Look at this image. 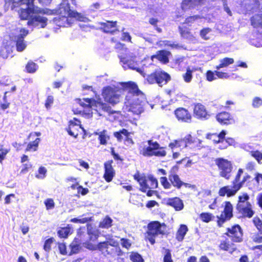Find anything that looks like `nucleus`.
<instances>
[{
    "label": "nucleus",
    "mask_w": 262,
    "mask_h": 262,
    "mask_svg": "<svg viewBox=\"0 0 262 262\" xmlns=\"http://www.w3.org/2000/svg\"><path fill=\"white\" fill-rule=\"evenodd\" d=\"M21 20H27V25L34 28H44L47 25L48 18L40 15H59L53 18V23L59 27H69L73 23V19L83 21L84 17L76 10L71 9L69 0H62L54 9L32 7L22 8L17 10Z\"/></svg>",
    "instance_id": "f257e3e1"
},
{
    "label": "nucleus",
    "mask_w": 262,
    "mask_h": 262,
    "mask_svg": "<svg viewBox=\"0 0 262 262\" xmlns=\"http://www.w3.org/2000/svg\"><path fill=\"white\" fill-rule=\"evenodd\" d=\"M76 101L83 108L90 109L93 108L96 112H106L109 115L115 114L116 112L113 111L108 104L104 103L99 97L96 99L92 98L76 99Z\"/></svg>",
    "instance_id": "f03ea898"
},
{
    "label": "nucleus",
    "mask_w": 262,
    "mask_h": 262,
    "mask_svg": "<svg viewBox=\"0 0 262 262\" xmlns=\"http://www.w3.org/2000/svg\"><path fill=\"white\" fill-rule=\"evenodd\" d=\"M101 96L105 103L111 107L115 106L120 102L121 89L116 85L105 86L101 90Z\"/></svg>",
    "instance_id": "7ed1b4c3"
},
{
    "label": "nucleus",
    "mask_w": 262,
    "mask_h": 262,
    "mask_svg": "<svg viewBox=\"0 0 262 262\" xmlns=\"http://www.w3.org/2000/svg\"><path fill=\"white\" fill-rule=\"evenodd\" d=\"M146 80L149 84L157 83L159 86L166 84L171 79L170 75L161 70H156L147 75Z\"/></svg>",
    "instance_id": "20e7f679"
},
{
    "label": "nucleus",
    "mask_w": 262,
    "mask_h": 262,
    "mask_svg": "<svg viewBox=\"0 0 262 262\" xmlns=\"http://www.w3.org/2000/svg\"><path fill=\"white\" fill-rule=\"evenodd\" d=\"M166 227L164 224H161L158 221L152 222L148 225V230L145 236L150 243L153 245L155 243V238L160 234H165Z\"/></svg>",
    "instance_id": "39448f33"
},
{
    "label": "nucleus",
    "mask_w": 262,
    "mask_h": 262,
    "mask_svg": "<svg viewBox=\"0 0 262 262\" xmlns=\"http://www.w3.org/2000/svg\"><path fill=\"white\" fill-rule=\"evenodd\" d=\"M134 177L139 183L141 187V190L144 192H146L147 189H155L158 186L157 180L152 176H149L147 179L139 175H135Z\"/></svg>",
    "instance_id": "423d86ee"
},
{
    "label": "nucleus",
    "mask_w": 262,
    "mask_h": 262,
    "mask_svg": "<svg viewBox=\"0 0 262 262\" xmlns=\"http://www.w3.org/2000/svg\"><path fill=\"white\" fill-rule=\"evenodd\" d=\"M118 22L113 20H105L104 22H99V30L103 33L115 35L120 32L119 27L117 25Z\"/></svg>",
    "instance_id": "0eeeda50"
},
{
    "label": "nucleus",
    "mask_w": 262,
    "mask_h": 262,
    "mask_svg": "<svg viewBox=\"0 0 262 262\" xmlns=\"http://www.w3.org/2000/svg\"><path fill=\"white\" fill-rule=\"evenodd\" d=\"M35 0H18L13 4V8H17L20 9L22 8L33 7L36 9L35 4ZM38 3L42 6L49 5L52 0H37Z\"/></svg>",
    "instance_id": "6e6552de"
},
{
    "label": "nucleus",
    "mask_w": 262,
    "mask_h": 262,
    "mask_svg": "<svg viewBox=\"0 0 262 262\" xmlns=\"http://www.w3.org/2000/svg\"><path fill=\"white\" fill-rule=\"evenodd\" d=\"M245 182L243 181L241 182L233 183V185H228L222 187L220 189L219 194L221 196H224L227 194V196L230 197L234 195L243 186Z\"/></svg>",
    "instance_id": "1a4fd4ad"
},
{
    "label": "nucleus",
    "mask_w": 262,
    "mask_h": 262,
    "mask_svg": "<svg viewBox=\"0 0 262 262\" xmlns=\"http://www.w3.org/2000/svg\"><path fill=\"white\" fill-rule=\"evenodd\" d=\"M66 130L70 135L76 138L84 129L81 126V122L74 118L69 121L68 127Z\"/></svg>",
    "instance_id": "9d476101"
},
{
    "label": "nucleus",
    "mask_w": 262,
    "mask_h": 262,
    "mask_svg": "<svg viewBox=\"0 0 262 262\" xmlns=\"http://www.w3.org/2000/svg\"><path fill=\"white\" fill-rule=\"evenodd\" d=\"M174 114L177 120L182 122L189 123L192 119L191 114L189 111L183 107H179L174 111Z\"/></svg>",
    "instance_id": "9b49d317"
},
{
    "label": "nucleus",
    "mask_w": 262,
    "mask_h": 262,
    "mask_svg": "<svg viewBox=\"0 0 262 262\" xmlns=\"http://www.w3.org/2000/svg\"><path fill=\"white\" fill-rule=\"evenodd\" d=\"M184 147L190 148L201 149L204 147L202 141L196 137L192 136L190 134L187 135L184 138Z\"/></svg>",
    "instance_id": "f8f14e48"
},
{
    "label": "nucleus",
    "mask_w": 262,
    "mask_h": 262,
    "mask_svg": "<svg viewBox=\"0 0 262 262\" xmlns=\"http://www.w3.org/2000/svg\"><path fill=\"white\" fill-rule=\"evenodd\" d=\"M232 209L231 204L229 202H226L224 211L220 216H217L219 219L217 224L220 227H221L225 221L230 220L232 217Z\"/></svg>",
    "instance_id": "ddd939ff"
},
{
    "label": "nucleus",
    "mask_w": 262,
    "mask_h": 262,
    "mask_svg": "<svg viewBox=\"0 0 262 262\" xmlns=\"http://www.w3.org/2000/svg\"><path fill=\"white\" fill-rule=\"evenodd\" d=\"M216 121L221 125H229L234 123L233 116L229 112L222 111L215 116Z\"/></svg>",
    "instance_id": "4468645a"
},
{
    "label": "nucleus",
    "mask_w": 262,
    "mask_h": 262,
    "mask_svg": "<svg viewBox=\"0 0 262 262\" xmlns=\"http://www.w3.org/2000/svg\"><path fill=\"white\" fill-rule=\"evenodd\" d=\"M228 232L226 233L232 241L234 242H241L242 241L243 233L241 227L235 225L231 228L227 229Z\"/></svg>",
    "instance_id": "2eb2a0df"
},
{
    "label": "nucleus",
    "mask_w": 262,
    "mask_h": 262,
    "mask_svg": "<svg viewBox=\"0 0 262 262\" xmlns=\"http://www.w3.org/2000/svg\"><path fill=\"white\" fill-rule=\"evenodd\" d=\"M193 113L194 116L199 119L206 120L210 116L205 106L200 103L194 104Z\"/></svg>",
    "instance_id": "dca6fc26"
},
{
    "label": "nucleus",
    "mask_w": 262,
    "mask_h": 262,
    "mask_svg": "<svg viewBox=\"0 0 262 262\" xmlns=\"http://www.w3.org/2000/svg\"><path fill=\"white\" fill-rule=\"evenodd\" d=\"M118 243L113 239L108 241L100 242L97 245V249L101 251L104 254H112L114 252L113 249H110V246L117 247Z\"/></svg>",
    "instance_id": "f3484780"
},
{
    "label": "nucleus",
    "mask_w": 262,
    "mask_h": 262,
    "mask_svg": "<svg viewBox=\"0 0 262 262\" xmlns=\"http://www.w3.org/2000/svg\"><path fill=\"white\" fill-rule=\"evenodd\" d=\"M122 88L128 93L135 96L143 95V93L139 89L137 84L133 81L124 82L121 83Z\"/></svg>",
    "instance_id": "a211bd4d"
},
{
    "label": "nucleus",
    "mask_w": 262,
    "mask_h": 262,
    "mask_svg": "<svg viewBox=\"0 0 262 262\" xmlns=\"http://www.w3.org/2000/svg\"><path fill=\"white\" fill-rule=\"evenodd\" d=\"M170 55L169 51L161 50L157 51L156 54L152 55L150 57V59L153 60L156 58L161 63L166 64L169 62L168 56Z\"/></svg>",
    "instance_id": "6ab92c4d"
},
{
    "label": "nucleus",
    "mask_w": 262,
    "mask_h": 262,
    "mask_svg": "<svg viewBox=\"0 0 262 262\" xmlns=\"http://www.w3.org/2000/svg\"><path fill=\"white\" fill-rule=\"evenodd\" d=\"M119 58L120 59V61L124 64H127L129 68L136 71L144 77H145L146 74L144 72V70L140 68H137L135 67V65L137 64L136 62H132V60L130 59H127L126 57H123L122 56H120Z\"/></svg>",
    "instance_id": "aec40b11"
},
{
    "label": "nucleus",
    "mask_w": 262,
    "mask_h": 262,
    "mask_svg": "<svg viewBox=\"0 0 262 262\" xmlns=\"http://www.w3.org/2000/svg\"><path fill=\"white\" fill-rule=\"evenodd\" d=\"M206 0H183L181 7L183 10L193 8L195 6L202 5Z\"/></svg>",
    "instance_id": "412c9836"
},
{
    "label": "nucleus",
    "mask_w": 262,
    "mask_h": 262,
    "mask_svg": "<svg viewBox=\"0 0 262 262\" xmlns=\"http://www.w3.org/2000/svg\"><path fill=\"white\" fill-rule=\"evenodd\" d=\"M250 20L251 25L254 28L262 29V11L253 15Z\"/></svg>",
    "instance_id": "4be33fe9"
},
{
    "label": "nucleus",
    "mask_w": 262,
    "mask_h": 262,
    "mask_svg": "<svg viewBox=\"0 0 262 262\" xmlns=\"http://www.w3.org/2000/svg\"><path fill=\"white\" fill-rule=\"evenodd\" d=\"M122 135L125 136V141L128 142L133 143L132 139L129 137L130 133L126 129L122 128L118 132L114 133V137L117 138L119 142L122 141L123 139Z\"/></svg>",
    "instance_id": "5701e85b"
},
{
    "label": "nucleus",
    "mask_w": 262,
    "mask_h": 262,
    "mask_svg": "<svg viewBox=\"0 0 262 262\" xmlns=\"http://www.w3.org/2000/svg\"><path fill=\"white\" fill-rule=\"evenodd\" d=\"M29 140L25 151L26 152L36 151L38 148L39 143L41 141L40 138L39 137L35 138V139L31 138Z\"/></svg>",
    "instance_id": "b1692460"
},
{
    "label": "nucleus",
    "mask_w": 262,
    "mask_h": 262,
    "mask_svg": "<svg viewBox=\"0 0 262 262\" xmlns=\"http://www.w3.org/2000/svg\"><path fill=\"white\" fill-rule=\"evenodd\" d=\"M167 204L173 207L177 211L181 210L184 207L183 201L177 197L168 199Z\"/></svg>",
    "instance_id": "393cba45"
},
{
    "label": "nucleus",
    "mask_w": 262,
    "mask_h": 262,
    "mask_svg": "<svg viewBox=\"0 0 262 262\" xmlns=\"http://www.w3.org/2000/svg\"><path fill=\"white\" fill-rule=\"evenodd\" d=\"M219 170H220V174L221 177L229 179L230 178V173L232 170L231 165H217Z\"/></svg>",
    "instance_id": "a878e982"
},
{
    "label": "nucleus",
    "mask_w": 262,
    "mask_h": 262,
    "mask_svg": "<svg viewBox=\"0 0 262 262\" xmlns=\"http://www.w3.org/2000/svg\"><path fill=\"white\" fill-rule=\"evenodd\" d=\"M105 172L104 178L107 182L112 181L115 174V171L112 166V165H104Z\"/></svg>",
    "instance_id": "bb28decb"
},
{
    "label": "nucleus",
    "mask_w": 262,
    "mask_h": 262,
    "mask_svg": "<svg viewBox=\"0 0 262 262\" xmlns=\"http://www.w3.org/2000/svg\"><path fill=\"white\" fill-rule=\"evenodd\" d=\"M148 143L149 146L144 150L143 155L144 156H148L155 150L158 149L159 148L160 145L157 142H152L151 140H148Z\"/></svg>",
    "instance_id": "cd10ccee"
},
{
    "label": "nucleus",
    "mask_w": 262,
    "mask_h": 262,
    "mask_svg": "<svg viewBox=\"0 0 262 262\" xmlns=\"http://www.w3.org/2000/svg\"><path fill=\"white\" fill-rule=\"evenodd\" d=\"M95 135H98V140L99 143L101 145H106L107 140L110 139V136L108 135V132L106 129L100 132L99 133L95 132Z\"/></svg>",
    "instance_id": "c85d7f7f"
},
{
    "label": "nucleus",
    "mask_w": 262,
    "mask_h": 262,
    "mask_svg": "<svg viewBox=\"0 0 262 262\" xmlns=\"http://www.w3.org/2000/svg\"><path fill=\"white\" fill-rule=\"evenodd\" d=\"M169 180L172 185L177 189H180L183 186V182L181 180L178 175L175 173H170L169 176Z\"/></svg>",
    "instance_id": "c756f323"
},
{
    "label": "nucleus",
    "mask_w": 262,
    "mask_h": 262,
    "mask_svg": "<svg viewBox=\"0 0 262 262\" xmlns=\"http://www.w3.org/2000/svg\"><path fill=\"white\" fill-rule=\"evenodd\" d=\"M81 249L80 244L76 240L73 241L69 246V255H71L74 254L78 253Z\"/></svg>",
    "instance_id": "7c9ffc66"
},
{
    "label": "nucleus",
    "mask_w": 262,
    "mask_h": 262,
    "mask_svg": "<svg viewBox=\"0 0 262 262\" xmlns=\"http://www.w3.org/2000/svg\"><path fill=\"white\" fill-rule=\"evenodd\" d=\"M236 209L245 217L250 218L254 214V212L252 209V205L245 207L236 208Z\"/></svg>",
    "instance_id": "2f4dec72"
},
{
    "label": "nucleus",
    "mask_w": 262,
    "mask_h": 262,
    "mask_svg": "<svg viewBox=\"0 0 262 262\" xmlns=\"http://www.w3.org/2000/svg\"><path fill=\"white\" fill-rule=\"evenodd\" d=\"M12 50L9 46L2 47L0 50V56L4 59L12 56Z\"/></svg>",
    "instance_id": "473e14b6"
},
{
    "label": "nucleus",
    "mask_w": 262,
    "mask_h": 262,
    "mask_svg": "<svg viewBox=\"0 0 262 262\" xmlns=\"http://www.w3.org/2000/svg\"><path fill=\"white\" fill-rule=\"evenodd\" d=\"M234 63V59L232 58L225 57L220 60V63L219 65L215 67L216 70H219L221 68H226L229 65Z\"/></svg>",
    "instance_id": "72a5a7b5"
},
{
    "label": "nucleus",
    "mask_w": 262,
    "mask_h": 262,
    "mask_svg": "<svg viewBox=\"0 0 262 262\" xmlns=\"http://www.w3.org/2000/svg\"><path fill=\"white\" fill-rule=\"evenodd\" d=\"M188 231L187 227L184 225H181L180 228L179 229L176 238L178 241H182L184 237Z\"/></svg>",
    "instance_id": "f704fd0d"
},
{
    "label": "nucleus",
    "mask_w": 262,
    "mask_h": 262,
    "mask_svg": "<svg viewBox=\"0 0 262 262\" xmlns=\"http://www.w3.org/2000/svg\"><path fill=\"white\" fill-rule=\"evenodd\" d=\"M15 45L16 50L18 52H22L26 48V44L24 41V38L21 36H17Z\"/></svg>",
    "instance_id": "c9c22d12"
},
{
    "label": "nucleus",
    "mask_w": 262,
    "mask_h": 262,
    "mask_svg": "<svg viewBox=\"0 0 262 262\" xmlns=\"http://www.w3.org/2000/svg\"><path fill=\"white\" fill-rule=\"evenodd\" d=\"M178 29L181 37L185 38H190L193 37L189 28L186 27L179 26Z\"/></svg>",
    "instance_id": "e433bc0d"
},
{
    "label": "nucleus",
    "mask_w": 262,
    "mask_h": 262,
    "mask_svg": "<svg viewBox=\"0 0 262 262\" xmlns=\"http://www.w3.org/2000/svg\"><path fill=\"white\" fill-rule=\"evenodd\" d=\"M38 66L33 61L30 60L26 65V72L28 73H34L38 69Z\"/></svg>",
    "instance_id": "4c0bfd02"
},
{
    "label": "nucleus",
    "mask_w": 262,
    "mask_h": 262,
    "mask_svg": "<svg viewBox=\"0 0 262 262\" xmlns=\"http://www.w3.org/2000/svg\"><path fill=\"white\" fill-rule=\"evenodd\" d=\"M88 234L89 235L90 239L94 241L97 239L99 236V231L97 229L89 226L88 227Z\"/></svg>",
    "instance_id": "58836bf2"
},
{
    "label": "nucleus",
    "mask_w": 262,
    "mask_h": 262,
    "mask_svg": "<svg viewBox=\"0 0 262 262\" xmlns=\"http://www.w3.org/2000/svg\"><path fill=\"white\" fill-rule=\"evenodd\" d=\"M112 219L108 216H106L99 223V227L108 229L112 226Z\"/></svg>",
    "instance_id": "ea45409f"
},
{
    "label": "nucleus",
    "mask_w": 262,
    "mask_h": 262,
    "mask_svg": "<svg viewBox=\"0 0 262 262\" xmlns=\"http://www.w3.org/2000/svg\"><path fill=\"white\" fill-rule=\"evenodd\" d=\"M168 146L171 149H173L177 148H184V142L183 138L180 139L178 140H174L173 142H170Z\"/></svg>",
    "instance_id": "a19ab883"
},
{
    "label": "nucleus",
    "mask_w": 262,
    "mask_h": 262,
    "mask_svg": "<svg viewBox=\"0 0 262 262\" xmlns=\"http://www.w3.org/2000/svg\"><path fill=\"white\" fill-rule=\"evenodd\" d=\"M220 248L224 250L232 252L235 250L234 244H230L228 242L223 241L220 245Z\"/></svg>",
    "instance_id": "79ce46f5"
},
{
    "label": "nucleus",
    "mask_w": 262,
    "mask_h": 262,
    "mask_svg": "<svg viewBox=\"0 0 262 262\" xmlns=\"http://www.w3.org/2000/svg\"><path fill=\"white\" fill-rule=\"evenodd\" d=\"M183 78L185 82L188 83L190 82L192 78V70L188 68L186 69V72L183 75Z\"/></svg>",
    "instance_id": "37998d69"
},
{
    "label": "nucleus",
    "mask_w": 262,
    "mask_h": 262,
    "mask_svg": "<svg viewBox=\"0 0 262 262\" xmlns=\"http://www.w3.org/2000/svg\"><path fill=\"white\" fill-rule=\"evenodd\" d=\"M201 17L199 15H195L187 17L183 24H187L188 26H191L195 20L200 19Z\"/></svg>",
    "instance_id": "c03bdc74"
},
{
    "label": "nucleus",
    "mask_w": 262,
    "mask_h": 262,
    "mask_svg": "<svg viewBox=\"0 0 262 262\" xmlns=\"http://www.w3.org/2000/svg\"><path fill=\"white\" fill-rule=\"evenodd\" d=\"M166 152L163 147H159V148L157 150H155L153 152L150 154L148 156H155L157 157H163L166 156Z\"/></svg>",
    "instance_id": "a18cd8bd"
},
{
    "label": "nucleus",
    "mask_w": 262,
    "mask_h": 262,
    "mask_svg": "<svg viewBox=\"0 0 262 262\" xmlns=\"http://www.w3.org/2000/svg\"><path fill=\"white\" fill-rule=\"evenodd\" d=\"M71 231L70 228H62L59 230L57 233L59 237L62 238H66L69 234Z\"/></svg>",
    "instance_id": "49530a36"
},
{
    "label": "nucleus",
    "mask_w": 262,
    "mask_h": 262,
    "mask_svg": "<svg viewBox=\"0 0 262 262\" xmlns=\"http://www.w3.org/2000/svg\"><path fill=\"white\" fill-rule=\"evenodd\" d=\"M250 155L253 157L259 163L262 160V152L257 150L251 151Z\"/></svg>",
    "instance_id": "de8ad7c7"
},
{
    "label": "nucleus",
    "mask_w": 262,
    "mask_h": 262,
    "mask_svg": "<svg viewBox=\"0 0 262 262\" xmlns=\"http://www.w3.org/2000/svg\"><path fill=\"white\" fill-rule=\"evenodd\" d=\"M8 93V92H5L4 93V95L3 96V100L4 102L3 103H0V109L2 110H5L7 108H8L10 106V103L8 102L7 100V94Z\"/></svg>",
    "instance_id": "09e8293b"
},
{
    "label": "nucleus",
    "mask_w": 262,
    "mask_h": 262,
    "mask_svg": "<svg viewBox=\"0 0 262 262\" xmlns=\"http://www.w3.org/2000/svg\"><path fill=\"white\" fill-rule=\"evenodd\" d=\"M211 31V29L209 28H204L200 30V35L201 37L204 40H208L209 37L207 35Z\"/></svg>",
    "instance_id": "8fccbe9b"
},
{
    "label": "nucleus",
    "mask_w": 262,
    "mask_h": 262,
    "mask_svg": "<svg viewBox=\"0 0 262 262\" xmlns=\"http://www.w3.org/2000/svg\"><path fill=\"white\" fill-rule=\"evenodd\" d=\"M252 106L254 108H259L262 106V98L259 97L253 98L252 102Z\"/></svg>",
    "instance_id": "3c124183"
},
{
    "label": "nucleus",
    "mask_w": 262,
    "mask_h": 262,
    "mask_svg": "<svg viewBox=\"0 0 262 262\" xmlns=\"http://www.w3.org/2000/svg\"><path fill=\"white\" fill-rule=\"evenodd\" d=\"M55 241L53 237L50 238L46 240L43 246L44 250L47 252H49L51 249V244Z\"/></svg>",
    "instance_id": "603ef678"
},
{
    "label": "nucleus",
    "mask_w": 262,
    "mask_h": 262,
    "mask_svg": "<svg viewBox=\"0 0 262 262\" xmlns=\"http://www.w3.org/2000/svg\"><path fill=\"white\" fill-rule=\"evenodd\" d=\"M130 258L133 262H143L141 256L137 253H133L130 255Z\"/></svg>",
    "instance_id": "864d4df0"
},
{
    "label": "nucleus",
    "mask_w": 262,
    "mask_h": 262,
    "mask_svg": "<svg viewBox=\"0 0 262 262\" xmlns=\"http://www.w3.org/2000/svg\"><path fill=\"white\" fill-rule=\"evenodd\" d=\"M165 254L163 258V262H173L171 258V251L169 249H164Z\"/></svg>",
    "instance_id": "5fc2aeb1"
},
{
    "label": "nucleus",
    "mask_w": 262,
    "mask_h": 262,
    "mask_svg": "<svg viewBox=\"0 0 262 262\" xmlns=\"http://www.w3.org/2000/svg\"><path fill=\"white\" fill-rule=\"evenodd\" d=\"M213 217L212 214L209 213H202L200 215V218L205 222H209L212 220Z\"/></svg>",
    "instance_id": "6e6d98bb"
},
{
    "label": "nucleus",
    "mask_w": 262,
    "mask_h": 262,
    "mask_svg": "<svg viewBox=\"0 0 262 262\" xmlns=\"http://www.w3.org/2000/svg\"><path fill=\"white\" fill-rule=\"evenodd\" d=\"M250 198L248 194L246 193H243L242 195L238 196V202L237 204H242L244 202H248Z\"/></svg>",
    "instance_id": "4d7b16f0"
},
{
    "label": "nucleus",
    "mask_w": 262,
    "mask_h": 262,
    "mask_svg": "<svg viewBox=\"0 0 262 262\" xmlns=\"http://www.w3.org/2000/svg\"><path fill=\"white\" fill-rule=\"evenodd\" d=\"M47 169L44 167H40L38 169V174L36 175L38 179H42L46 177Z\"/></svg>",
    "instance_id": "13d9d810"
},
{
    "label": "nucleus",
    "mask_w": 262,
    "mask_h": 262,
    "mask_svg": "<svg viewBox=\"0 0 262 262\" xmlns=\"http://www.w3.org/2000/svg\"><path fill=\"white\" fill-rule=\"evenodd\" d=\"M226 134V133L224 130H222L219 134L216 133L215 137H217L219 139L217 140H214V143H218L223 142V140L225 139Z\"/></svg>",
    "instance_id": "bf43d9fd"
},
{
    "label": "nucleus",
    "mask_w": 262,
    "mask_h": 262,
    "mask_svg": "<svg viewBox=\"0 0 262 262\" xmlns=\"http://www.w3.org/2000/svg\"><path fill=\"white\" fill-rule=\"evenodd\" d=\"M54 102V97L52 96H48L45 101V105L47 109H49Z\"/></svg>",
    "instance_id": "052dcab7"
},
{
    "label": "nucleus",
    "mask_w": 262,
    "mask_h": 262,
    "mask_svg": "<svg viewBox=\"0 0 262 262\" xmlns=\"http://www.w3.org/2000/svg\"><path fill=\"white\" fill-rule=\"evenodd\" d=\"M9 149L3 148V146L0 145V163L5 158L6 155L9 152Z\"/></svg>",
    "instance_id": "680f3d73"
},
{
    "label": "nucleus",
    "mask_w": 262,
    "mask_h": 262,
    "mask_svg": "<svg viewBox=\"0 0 262 262\" xmlns=\"http://www.w3.org/2000/svg\"><path fill=\"white\" fill-rule=\"evenodd\" d=\"M253 223L255 226L256 227L257 229L262 233V222L261 221L258 217H255L253 219Z\"/></svg>",
    "instance_id": "e2e57ef3"
},
{
    "label": "nucleus",
    "mask_w": 262,
    "mask_h": 262,
    "mask_svg": "<svg viewBox=\"0 0 262 262\" xmlns=\"http://www.w3.org/2000/svg\"><path fill=\"white\" fill-rule=\"evenodd\" d=\"M46 208L47 210L52 209L55 206L54 201L52 199H48L45 202Z\"/></svg>",
    "instance_id": "0e129e2a"
},
{
    "label": "nucleus",
    "mask_w": 262,
    "mask_h": 262,
    "mask_svg": "<svg viewBox=\"0 0 262 262\" xmlns=\"http://www.w3.org/2000/svg\"><path fill=\"white\" fill-rule=\"evenodd\" d=\"M215 73L211 70H208L206 73V79L208 81H212L215 79L214 77Z\"/></svg>",
    "instance_id": "69168bd1"
},
{
    "label": "nucleus",
    "mask_w": 262,
    "mask_h": 262,
    "mask_svg": "<svg viewBox=\"0 0 262 262\" xmlns=\"http://www.w3.org/2000/svg\"><path fill=\"white\" fill-rule=\"evenodd\" d=\"M160 181L165 188L169 189L171 187V184L168 182L166 177H161Z\"/></svg>",
    "instance_id": "338daca9"
},
{
    "label": "nucleus",
    "mask_w": 262,
    "mask_h": 262,
    "mask_svg": "<svg viewBox=\"0 0 262 262\" xmlns=\"http://www.w3.org/2000/svg\"><path fill=\"white\" fill-rule=\"evenodd\" d=\"M58 248L60 253L62 255H67L68 252L67 251L66 246L64 243H60L58 244Z\"/></svg>",
    "instance_id": "774afa93"
}]
</instances>
